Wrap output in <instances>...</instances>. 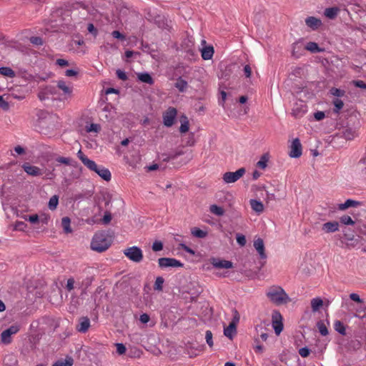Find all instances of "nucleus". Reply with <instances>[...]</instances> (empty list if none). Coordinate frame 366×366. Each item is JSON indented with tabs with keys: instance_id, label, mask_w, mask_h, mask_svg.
<instances>
[{
	"instance_id": "e433bc0d",
	"label": "nucleus",
	"mask_w": 366,
	"mask_h": 366,
	"mask_svg": "<svg viewBox=\"0 0 366 366\" xmlns=\"http://www.w3.org/2000/svg\"><path fill=\"white\" fill-rule=\"evenodd\" d=\"M73 359L71 357H67L64 360H59L55 362L52 366H72Z\"/></svg>"
},
{
	"instance_id": "49530a36",
	"label": "nucleus",
	"mask_w": 366,
	"mask_h": 366,
	"mask_svg": "<svg viewBox=\"0 0 366 366\" xmlns=\"http://www.w3.org/2000/svg\"><path fill=\"white\" fill-rule=\"evenodd\" d=\"M163 249V244L160 241H155L152 244V250L154 252L161 251Z\"/></svg>"
},
{
	"instance_id": "2f4dec72",
	"label": "nucleus",
	"mask_w": 366,
	"mask_h": 366,
	"mask_svg": "<svg viewBox=\"0 0 366 366\" xmlns=\"http://www.w3.org/2000/svg\"><path fill=\"white\" fill-rule=\"evenodd\" d=\"M0 74L10 78L15 76V72L10 67L6 66L0 67Z\"/></svg>"
},
{
	"instance_id": "603ef678",
	"label": "nucleus",
	"mask_w": 366,
	"mask_h": 366,
	"mask_svg": "<svg viewBox=\"0 0 366 366\" xmlns=\"http://www.w3.org/2000/svg\"><path fill=\"white\" fill-rule=\"evenodd\" d=\"M116 74H117V77L119 79L123 80V81H126L127 79V76L124 71H122L121 69H117L116 71Z\"/></svg>"
},
{
	"instance_id": "f704fd0d",
	"label": "nucleus",
	"mask_w": 366,
	"mask_h": 366,
	"mask_svg": "<svg viewBox=\"0 0 366 366\" xmlns=\"http://www.w3.org/2000/svg\"><path fill=\"white\" fill-rule=\"evenodd\" d=\"M335 330L340 334L345 335L346 333V329L343 323L339 320H337L334 323Z\"/></svg>"
},
{
	"instance_id": "412c9836",
	"label": "nucleus",
	"mask_w": 366,
	"mask_h": 366,
	"mask_svg": "<svg viewBox=\"0 0 366 366\" xmlns=\"http://www.w3.org/2000/svg\"><path fill=\"white\" fill-rule=\"evenodd\" d=\"M202 58L204 60H209L212 58L214 54V48L212 46L203 47L201 50Z\"/></svg>"
},
{
	"instance_id": "09e8293b",
	"label": "nucleus",
	"mask_w": 366,
	"mask_h": 366,
	"mask_svg": "<svg viewBox=\"0 0 366 366\" xmlns=\"http://www.w3.org/2000/svg\"><path fill=\"white\" fill-rule=\"evenodd\" d=\"M116 347H117V352L119 355H123V354L125 353V352H126V347L124 346V344H122V343H117L116 344Z\"/></svg>"
},
{
	"instance_id": "b1692460",
	"label": "nucleus",
	"mask_w": 366,
	"mask_h": 366,
	"mask_svg": "<svg viewBox=\"0 0 366 366\" xmlns=\"http://www.w3.org/2000/svg\"><path fill=\"white\" fill-rule=\"evenodd\" d=\"M250 206L252 209L257 213H262L264 210V205L260 201L256 199L250 200Z\"/></svg>"
},
{
	"instance_id": "f257e3e1",
	"label": "nucleus",
	"mask_w": 366,
	"mask_h": 366,
	"mask_svg": "<svg viewBox=\"0 0 366 366\" xmlns=\"http://www.w3.org/2000/svg\"><path fill=\"white\" fill-rule=\"evenodd\" d=\"M77 157L81 161L84 165L91 171L96 172L104 180H111L112 174L110 171L103 166H99L93 160L89 159L81 149L77 152Z\"/></svg>"
},
{
	"instance_id": "0eeeda50",
	"label": "nucleus",
	"mask_w": 366,
	"mask_h": 366,
	"mask_svg": "<svg viewBox=\"0 0 366 366\" xmlns=\"http://www.w3.org/2000/svg\"><path fill=\"white\" fill-rule=\"evenodd\" d=\"M245 169L242 167L234 172H227L223 174L222 179L227 184L234 183L239 179L244 174Z\"/></svg>"
},
{
	"instance_id": "4be33fe9",
	"label": "nucleus",
	"mask_w": 366,
	"mask_h": 366,
	"mask_svg": "<svg viewBox=\"0 0 366 366\" xmlns=\"http://www.w3.org/2000/svg\"><path fill=\"white\" fill-rule=\"evenodd\" d=\"M339 11H340V9L338 7H335V6L330 7V8H327L325 10L324 14L328 19H334L337 16Z\"/></svg>"
},
{
	"instance_id": "473e14b6",
	"label": "nucleus",
	"mask_w": 366,
	"mask_h": 366,
	"mask_svg": "<svg viewBox=\"0 0 366 366\" xmlns=\"http://www.w3.org/2000/svg\"><path fill=\"white\" fill-rule=\"evenodd\" d=\"M323 305V301L320 298H314L311 300V307L313 312L317 311Z\"/></svg>"
},
{
	"instance_id": "58836bf2",
	"label": "nucleus",
	"mask_w": 366,
	"mask_h": 366,
	"mask_svg": "<svg viewBox=\"0 0 366 366\" xmlns=\"http://www.w3.org/2000/svg\"><path fill=\"white\" fill-rule=\"evenodd\" d=\"M58 203H59L58 196L54 195L50 198V199L49 201L48 207L51 210H54L56 208Z\"/></svg>"
},
{
	"instance_id": "8fccbe9b",
	"label": "nucleus",
	"mask_w": 366,
	"mask_h": 366,
	"mask_svg": "<svg viewBox=\"0 0 366 366\" xmlns=\"http://www.w3.org/2000/svg\"><path fill=\"white\" fill-rule=\"evenodd\" d=\"M310 353V350L307 347H302L299 350V354L302 357H308Z\"/></svg>"
},
{
	"instance_id": "680f3d73",
	"label": "nucleus",
	"mask_w": 366,
	"mask_h": 366,
	"mask_svg": "<svg viewBox=\"0 0 366 366\" xmlns=\"http://www.w3.org/2000/svg\"><path fill=\"white\" fill-rule=\"evenodd\" d=\"M112 35L114 38L120 39V40H124L125 36L121 34L119 31H114L112 33Z\"/></svg>"
},
{
	"instance_id": "393cba45",
	"label": "nucleus",
	"mask_w": 366,
	"mask_h": 366,
	"mask_svg": "<svg viewBox=\"0 0 366 366\" xmlns=\"http://www.w3.org/2000/svg\"><path fill=\"white\" fill-rule=\"evenodd\" d=\"M138 79L142 82L152 85L154 84V80L151 75L148 73H139L137 74Z\"/></svg>"
},
{
	"instance_id": "ea45409f",
	"label": "nucleus",
	"mask_w": 366,
	"mask_h": 366,
	"mask_svg": "<svg viewBox=\"0 0 366 366\" xmlns=\"http://www.w3.org/2000/svg\"><path fill=\"white\" fill-rule=\"evenodd\" d=\"M266 329L264 328V326L262 325H257L256 327V331L257 333H260V337L261 339L263 340V341H267V337H268V335L264 332V330H265Z\"/></svg>"
},
{
	"instance_id": "052dcab7",
	"label": "nucleus",
	"mask_w": 366,
	"mask_h": 366,
	"mask_svg": "<svg viewBox=\"0 0 366 366\" xmlns=\"http://www.w3.org/2000/svg\"><path fill=\"white\" fill-rule=\"evenodd\" d=\"M87 29L89 32L92 34L94 36H96L98 34L97 29L94 27L93 24H89Z\"/></svg>"
},
{
	"instance_id": "72a5a7b5",
	"label": "nucleus",
	"mask_w": 366,
	"mask_h": 366,
	"mask_svg": "<svg viewBox=\"0 0 366 366\" xmlns=\"http://www.w3.org/2000/svg\"><path fill=\"white\" fill-rule=\"evenodd\" d=\"M189 130V122L187 120V117L185 116H182L181 119V126L179 128V131L181 133H185Z\"/></svg>"
},
{
	"instance_id": "bf43d9fd",
	"label": "nucleus",
	"mask_w": 366,
	"mask_h": 366,
	"mask_svg": "<svg viewBox=\"0 0 366 366\" xmlns=\"http://www.w3.org/2000/svg\"><path fill=\"white\" fill-rule=\"evenodd\" d=\"M26 220L29 221L32 224L37 223L39 220V217L37 214H33L29 216L28 218H25Z\"/></svg>"
},
{
	"instance_id": "f3484780",
	"label": "nucleus",
	"mask_w": 366,
	"mask_h": 366,
	"mask_svg": "<svg viewBox=\"0 0 366 366\" xmlns=\"http://www.w3.org/2000/svg\"><path fill=\"white\" fill-rule=\"evenodd\" d=\"M90 327V320L86 317H83L79 319V323L76 326V330L79 332H86Z\"/></svg>"
},
{
	"instance_id": "39448f33",
	"label": "nucleus",
	"mask_w": 366,
	"mask_h": 366,
	"mask_svg": "<svg viewBox=\"0 0 366 366\" xmlns=\"http://www.w3.org/2000/svg\"><path fill=\"white\" fill-rule=\"evenodd\" d=\"M123 253L129 259L134 262L139 263L143 259V252L142 249L136 246L125 249Z\"/></svg>"
},
{
	"instance_id": "6e6d98bb",
	"label": "nucleus",
	"mask_w": 366,
	"mask_h": 366,
	"mask_svg": "<svg viewBox=\"0 0 366 366\" xmlns=\"http://www.w3.org/2000/svg\"><path fill=\"white\" fill-rule=\"evenodd\" d=\"M100 129V127L99 125L97 124H91L88 127H87V129L86 131L88 132H97Z\"/></svg>"
},
{
	"instance_id": "13d9d810",
	"label": "nucleus",
	"mask_w": 366,
	"mask_h": 366,
	"mask_svg": "<svg viewBox=\"0 0 366 366\" xmlns=\"http://www.w3.org/2000/svg\"><path fill=\"white\" fill-rule=\"evenodd\" d=\"M0 107L4 110H8L9 109V103L4 99L2 96H0Z\"/></svg>"
},
{
	"instance_id": "9d476101",
	"label": "nucleus",
	"mask_w": 366,
	"mask_h": 366,
	"mask_svg": "<svg viewBox=\"0 0 366 366\" xmlns=\"http://www.w3.org/2000/svg\"><path fill=\"white\" fill-rule=\"evenodd\" d=\"M177 111L174 107H169L163 114V123L167 127H172L174 122Z\"/></svg>"
},
{
	"instance_id": "bb28decb",
	"label": "nucleus",
	"mask_w": 366,
	"mask_h": 366,
	"mask_svg": "<svg viewBox=\"0 0 366 366\" xmlns=\"http://www.w3.org/2000/svg\"><path fill=\"white\" fill-rule=\"evenodd\" d=\"M188 84L182 77L177 79L174 86L180 92H184L187 88Z\"/></svg>"
},
{
	"instance_id": "2eb2a0df",
	"label": "nucleus",
	"mask_w": 366,
	"mask_h": 366,
	"mask_svg": "<svg viewBox=\"0 0 366 366\" xmlns=\"http://www.w3.org/2000/svg\"><path fill=\"white\" fill-rule=\"evenodd\" d=\"M340 224L337 221H331L324 223L322 225V230L325 233H333L339 231Z\"/></svg>"
},
{
	"instance_id": "37998d69",
	"label": "nucleus",
	"mask_w": 366,
	"mask_h": 366,
	"mask_svg": "<svg viewBox=\"0 0 366 366\" xmlns=\"http://www.w3.org/2000/svg\"><path fill=\"white\" fill-rule=\"evenodd\" d=\"M333 104L335 106L334 112L339 113L340 110L342 109L344 106L343 102L340 99H335L333 101Z\"/></svg>"
},
{
	"instance_id": "c756f323",
	"label": "nucleus",
	"mask_w": 366,
	"mask_h": 366,
	"mask_svg": "<svg viewBox=\"0 0 366 366\" xmlns=\"http://www.w3.org/2000/svg\"><path fill=\"white\" fill-rule=\"evenodd\" d=\"M192 234L197 238H204L207 236V232L200 229L198 227H194L191 229Z\"/></svg>"
},
{
	"instance_id": "a211bd4d",
	"label": "nucleus",
	"mask_w": 366,
	"mask_h": 366,
	"mask_svg": "<svg viewBox=\"0 0 366 366\" xmlns=\"http://www.w3.org/2000/svg\"><path fill=\"white\" fill-rule=\"evenodd\" d=\"M254 247L257 251L262 259H265L267 257V255L264 252V242L261 238H258L256 240H254Z\"/></svg>"
},
{
	"instance_id": "4d7b16f0",
	"label": "nucleus",
	"mask_w": 366,
	"mask_h": 366,
	"mask_svg": "<svg viewBox=\"0 0 366 366\" xmlns=\"http://www.w3.org/2000/svg\"><path fill=\"white\" fill-rule=\"evenodd\" d=\"M239 318H240V317H239L238 312L237 310H234V316H233L232 320L230 322V324H234V325H235L237 327V325L238 324V322L239 321Z\"/></svg>"
},
{
	"instance_id": "de8ad7c7",
	"label": "nucleus",
	"mask_w": 366,
	"mask_h": 366,
	"mask_svg": "<svg viewBox=\"0 0 366 366\" xmlns=\"http://www.w3.org/2000/svg\"><path fill=\"white\" fill-rule=\"evenodd\" d=\"M237 242L241 247L244 246L247 242L244 235H243L242 234H237Z\"/></svg>"
},
{
	"instance_id": "69168bd1",
	"label": "nucleus",
	"mask_w": 366,
	"mask_h": 366,
	"mask_svg": "<svg viewBox=\"0 0 366 366\" xmlns=\"http://www.w3.org/2000/svg\"><path fill=\"white\" fill-rule=\"evenodd\" d=\"M350 298L358 303H362V300L360 299V296L356 293H352L350 295Z\"/></svg>"
},
{
	"instance_id": "aec40b11",
	"label": "nucleus",
	"mask_w": 366,
	"mask_h": 366,
	"mask_svg": "<svg viewBox=\"0 0 366 366\" xmlns=\"http://www.w3.org/2000/svg\"><path fill=\"white\" fill-rule=\"evenodd\" d=\"M305 24L312 29L315 30L321 26L322 21L316 17L310 16L305 19Z\"/></svg>"
},
{
	"instance_id": "1a4fd4ad",
	"label": "nucleus",
	"mask_w": 366,
	"mask_h": 366,
	"mask_svg": "<svg viewBox=\"0 0 366 366\" xmlns=\"http://www.w3.org/2000/svg\"><path fill=\"white\" fill-rule=\"evenodd\" d=\"M159 266L162 268L166 267H182L183 263L174 258L161 257L158 259Z\"/></svg>"
},
{
	"instance_id": "864d4df0",
	"label": "nucleus",
	"mask_w": 366,
	"mask_h": 366,
	"mask_svg": "<svg viewBox=\"0 0 366 366\" xmlns=\"http://www.w3.org/2000/svg\"><path fill=\"white\" fill-rule=\"evenodd\" d=\"M30 42L35 45H41L43 44V41L41 38L39 36H32L30 38Z\"/></svg>"
},
{
	"instance_id": "5fc2aeb1",
	"label": "nucleus",
	"mask_w": 366,
	"mask_h": 366,
	"mask_svg": "<svg viewBox=\"0 0 366 366\" xmlns=\"http://www.w3.org/2000/svg\"><path fill=\"white\" fill-rule=\"evenodd\" d=\"M74 278H69L67 280L66 288L68 291H71L74 288Z\"/></svg>"
},
{
	"instance_id": "cd10ccee",
	"label": "nucleus",
	"mask_w": 366,
	"mask_h": 366,
	"mask_svg": "<svg viewBox=\"0 0 366 366\" xmlns=\"http://www.w3.org/2000/svg\"><path fill=\"white\" fill-rule=\"evenodd\" d=\"M209 212L218 217H222L224 214V209L217 204H212L209 207Z\"/></svg>"
},
{
	"instance_id": "dca6fc26",
	"label": "nucleus",
	"mask_w": 366,
	"mask_h": 366,
	"mask_svg": "<svg viewBox=\"0 0 366 366\" xmlns=\"http://www.w3.org/2000/svg\"><path fill=\"white\" fill-rule=\"evenodd\" d=\"M212 264L215 268H225V269H229L233 267V264L232 262L224 259H219L213 258L212 259Z\"/></svg>"
},
{
	"instance_id": "f8f14e48",
	"label": "nucleus",
	"mask_w": 366,
	"mask_h": 366,
	"mask_svg": "<svg viewBox=\"0 0 366 366\" xmlns=\"http://www.w3.org/2000/svg\"><path fill=\"white\" fill-rule=\"evenodd\" d=\"M272 327L274 328V332L277 335H279L283 330L281 314L277 311H274L272 313Z\"/></svg>"
},
{
	"instance_id": "6e6552de",
	"label": "nucleus",
	"mask_w": 366,
	"mask_h": 366,
	"mask_svg": "<svg viewBox=\"0 0 366 366\" xmlns=\"http://www.w3.org/2000/svg\"><path fill=\"white\" fill-rule=\"evenodd\" d=\"M19 331V326L13 325L8 329L1 332V340L4 344H9L11 342V335L16 334Z\"/></svg>"
},
{
	"instance_id": "5701e85b",
	"label": "nucleus",
	"mask_w": 366,
	"mask_h": 366,
	"mask_svg": "<svg viewBox=\"0 0 366 366\" xmlns=\"http://www.w3.org/2000/svg\"><path fill=\"white\" fill-rule=\"evenodd\" d=\"M237 327L234 324H230L224 329V335L232 340L236 334Z\"/></svg>"
},
{
	"instance_id": "9b49d317",
	"label": "nucleus",
	"mask_w": 366,
	"mask_h": 366,
	"mask_svg": "<svg viewBox=\"0 0 366 366\" xmlns=\"http://www.w3.org/2000/svg\"><path fill=\"white\" fill-rule=\"evenodd\" d=\"M289 156L292 158H298L302 155V147L300 140L296 138L292 140L290 146Z\"/></svg>"
},
{
	"instance_id": "0e129e2a",
	"label": "nucleus",
	"mask_w": 366,
	"mask_h": 366,
	"mask_svg": "<svg viewBox=\"0 0 366 366\" xmlns=\"http://www.w3.org/2000/svg\"><path fill=\"white\" fill-rule=\"evenodd\" d=\"M150 320L149 316L147 313H144L140 315L139 320L142 323L146 324Z\"/></svg>"
},
{
	"instance_id": "774afa93",
	"label": "nucleus",
	"mask_w": 366,
	"mask_h": 366,
	"mask_svg": "<svg viewBox=\"0 0 366 366\" xmlns=\"http://www.w3.org/2000/svg\"><path fill=\"white\" fill-rule=\"evenodd\" d=\"M111 219H112L111 214L109 212H106L102 219V222L104 224H107L110 222Z\"/></svg>"
},
{
	"instance_id": "79ce46f5",
	"label": "nucleus",
	"mask_w": 366,
	"mask_h": 366,
	"mask_svg": "<svg viewBox=\"0 0 366 366\" xmlns=\"http://www.w3.org/2000/svg\"><path fill=\"white\" fill-rule=\"evenodd\" d=\"M340 221L342 224L345 225H353L355 224V222L348 215H343L340 218Z\"/></svg>"
},
{
	"instance_id": "a878e982",
	"label": "nucleus",
	"mask_w": 366,
	"mask_h": 366,
	"mask_svg": "<svg viewBox=\"0 0 366 366\" xmlns=\"http://www.w3.org/2000/svg\"><path fill=\"white\" fill-rule=\"evenodd\" d=\"M55 161L59 164H63L65 165H71L74 167L75 166V164H76V162L74 161H73L71 158L64 157H61V156L57 157L55 159Z\"/></svg>"
},
{
	"instance_id": "c85d7f7f",
	"label": "nucleus",
	"mask_w": 366,
	"mask_h": 366,
	"mask_svg": "<svg viewBox=\"0 0 366 366\" xmlns=\"http://www.w3.org/2000/svg\"><path fill=\"white\" fill-rule=\"evenodd\" d=\"M269 161V154L267 153L264 154L260 159L257 162V167L262 169H264L267 166V162Z\"/></svg>"
},
{
	"instance_id": "338daca9",
	"label": "nucleus",
	"mask_w": 366,
	"mask_h": 366,
	"mask_svg": "<svg viewBox=\"0 0 366 366\" xmlns=\"http://www.w3.org/2000/svg\"><path fill=\"white\" fill-rule=\"evenodd\" d=\"M244 75L247 78H249L252 75V69L249 65H245L244 67Z\"/></svg>"
},
{
	"instance_id": "a19ab883",
	"label": "nucleus",
	"mask_w": 366,
	"mask_h": 366,
	"mask_svg": "<svg viewBox=\"0 0 366 366\" xmlns=\"http://www.w3.org/2000/svg\"><path fill=\"white\" fill-rule=\"evenodd\" d=\"M164 282V280L162 277H158L156 278L154 289L155 290L162 291L163 288V284Z\"/></svg>"
},
{
	"instance_id": "c9c22d12",
	"label": "nucleus",
	"mask_w": 366,
	"mask_h": 366,
	"mask_svg": "<svg viewBox=\"0 0 366 366\" xmlns=\"http://www.w3.org/2000/svg\"><path fill=\"white\" fill-rule=\"evenodd\" d=\"M305 49L312 53L320 52L322 51L317 43L312 41L307 43Z\"/></svg>"
},
{
	"instance_id": "a18cd8bd",
	"label": "nucleus",
	"mask_w": 366,
	"mask_h": 366,
	"mask_svg": "<svg viewBox=\"0 0 366 366\" xmlns=\"http://www.w3.org/2000/svg\"><path fill=\"white\" fill-rule=\"evenodd\" d=\"M330 92L332 95L335 96V97H342L345 95V91L343 90H341L340 89H337V88H332L330 89Z\"/></svg>"
},
{
	"instance_id": "3c124183",
	"label": "nucleus",
	"mask_w": 366,
	"mask_h": 366,
	"mask_svg": "<svg viewBox=\"0 0 366 366\" xmlns=\"http://www.w3.org/2000/svg\"><path fill=\"white\" fill-rule=\"evenodd\" d=\"M344 136L347 139H352L355 137V132L351 129H346Z\"/></svg>"
},
{
	"instance_id": "423d86ee",
	"label": "nucleus",
	"mask_w": 366,
	"mask_h": 366,
	"mask_svg": "<svg viewBox=\"0 0 366 366\" xmlns=\"http://www.w3.org/2000/svg\"><path fill=\"white\" fill-rule=\"evenodd\" d=\"M57 95H59V92L55 86L46 85L40 88L38 97L41 101H44L45 99H48L50 96L55 97L56 98L57 97Z\"/></svg>"
},
{
	"instance_id": "7c9ffc66",
	"label": "nucleus",
	"mask_w": 366,
	"mask_h": 366,
	"mask_svg": "<svg viewBox=\"0 0 366 366\" xmlns=\"http://www.w3.org/2000/svg\"><path fill=\"white\" fill-rule=\"evenodd\" d=\"M71 220L68 217L61 219V225L65 233H71L72 229L70 227Z\"/></svg>"
},
{
	"instance_id": "6ab92c4d",
	"label": "nucleus",
	"mask_w": 366,
	"mask_h": 366,
	"mask_svg": "<svg viewBox=\"0 0 366 366\" xmlns=\"http://www.w3.org/2000/svg\"><path fill=\"white\" fill-rule=\"evenodd\" d=\"M361 205L360 202L353 199H347L344 203L338 204V209L344 211L350 207H357Z\"/></svg>"
},
{
	"instance_id": "ddd939ff",
	"label": "nucleus",
	"mask_w": 366,
	"mask_h": 366,
	"mask_svg": "<svg viewBox=\"0 0 366 366\" xmlns=\"http://www.w3.org/2000/svg\"><path fill=\"white\" fill-rule=\"evenodd\" d=\"M22 168L27 174L32 177H39L43 174L41 169L36 166L31 165L29 163H24L22 165Z\"/></svg>"
},
{
	"instance_id": "20e7f679",
	"label": "nucleus",
	"mask_w": 366,
	"mask_h": 366,
	"mask_svg": "<svg viewBox=\"0 0 366 366\" xmlns=\"http://www.w3.org/2000/svg\"><path fill=\"white\" fill-rule=\"evenodd\" d=\"M55 87H56L59 92V95L56 97V99L66 100L71 98L73 94V86L71 84L66 83L64 80H59L56 81Z\"/></svg>"
},
{
	"instance_id": "e2e57ef3",
	"label": "nucleus",
	"mask_w": 366,
	"mask_h": 366,
	"mask_svg": "<svg viewBox=\"0 0 366 366\" xmlns=\"http://www.w3.org/2000/svg\"><path fill=\"white\" fill-rule=\"evenodd\" d=\"M353 84L358 88L366 89V83L362 80L354 81Z\"/></svg>"
},
{
	"instance_id": "4468645a",
	"label": "nucleus",
	"mask_w": 366,
	"mask_h": 366,
	"mask_svg": "<svg viewBox=\"0 0 366 366\" xmlns=\"http://www.w3.org/2000/svg\"><path fill=\"white\" fill-rule=\"evenodd\" d=\"M307 111V105L303 102L296 103L292 109V115L297 118L302 117Z\"/></svg>"
},
{
	"instance_id": "7ed1b4c3",
	"label": "nucleus",
	"mask_w": 366,
	"mask_h": 366,
	"mask_svg": "<svg viewBox=\"0 0 366 366\" xmlns=\"http://www.w3.org/2000/svg\"><path fill=\"white\" fill-rule=\"evenodd\" d=\"M110 245V240L102 232L95 234L91 242L92 249L98 252L106 251Z\"/></svg>"
},
{
	"instance_id": "c03bdc74",
	"label": "nucleus",
	"mask_w": 366,
	"mask_h": 366,
	"mask_svg": "<svg viewBox=\"0 0 366 366\" xmlns=\"http://www.w3.org/2000/svg\"><path fill=\"white\" fill-rule=\"evenodd\" d=\"M205 339L206 342L209 346L212 347L213 346V340H212V333L210 330H207L205 332Z\"/></svg>"
},
{
	"instance_id": "f03ea898",
	"label": "nucleus",
	"mask_w": 366,
	"mask_h": 366,
	"mask_svg": "<svg viewBox=\"0 0 366 366\" xmlns=\"http://www.w3.org/2000/svg\"><path fill=\"white\" fill-rule=\"evenodd\" d=\"M266 295L271 302L277 306L286 305L291 301L284 289L277 285L269 287Z\"/></svg>"
},
{
	"instance_id": "4c0bfd02",
	"label": "nucleus",
	"mask_w": 366,
	"mask_h": 366,
	"mask_svg": "<svg viewBox=\"0 0 366 366\" xmlns=\"http://www.w3.org/2000/svg\"><path fill=\"white\" fill-rule=\"evenodd\" d=\"M317 327L319 330L320 333L322 336H326L328 335V330L327 328V326L324 323V322H322V321L317 322Z\"/></svg>"
}]
</instances>
